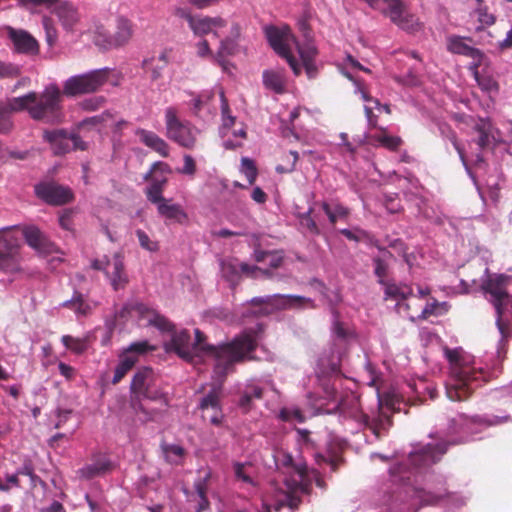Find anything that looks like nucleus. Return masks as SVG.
I'll list each match as a JSON object with an SVG mask.
<instances>
[{"mask_svg":"<svg viewBox=\"0 0 512 512\" xmlns=\"http://www.w3.org/2000/svg\"><path fill=\"white\" fill-rule=\"evenodd\" d=\"M58 369H59V372L60 374L67 380V381H72L75 379L76 377V369L64 362H60L58 364Z\"/></svg>","mask_w":512,"mask_h":512,"instance_id":"338daca9","label":"nucleus"},{"mask_svg":"<svg viewBox=\"0 0 512 512\" xmlns=\"http://www.w3.org/2000/svg\"><path fill=\"white\" fill-rule=\"evenodd\" d=\"M7 36L14 45L18 53L27 55H37L39 53V43L28 31L7 27Z\"/></svg>","mask_w":512,"mask_h":512,"instance_id":"a211bd4d","label":"nucleus"},{"mask_svg":"<svg viewBox=\"0 0 512 512\" xmlns=\"http://www.w3.org/2000/svg\"><path fill=\"white\" fill-rule=\"evenodd\" d=\"M234 473L235 477L238 480H241L248 484H253L252 478L246 473L245 471V465L242 463H235L234 464Z\"/></svg>","mask_w":512,"mask_h":512,"instance_id":"774afa93","label":"nucleus"},{"mask_svg":"<svg viewBox=\"0 0 512 512\" xmlns=\"http://www.w3.org/2000/svg\"><path fill=\"white\" fill-rule=\"evenodd\" d=\"M61 0H17L18 6L28 8L29 6H44L50 8Z\"/></svg>","mask_w":512,"mask_h":512,"instance_id":"680f3d73","label":"nucleus"},{"mask_svg":"<svg viewBox=\"0 0 512 512\" xmlns=\"http://www.w3.org/2000/svg\"><path fill=\"white\" fill-rule=\"evenodd\" d=\"M237 50V44L233 39L226 38L221 41V45L216 55L217 63L224 71L228 69V62L225 60L227 56L234 55Z\"/></svg>","mask_w":512,"mask_h":512,"instance_id":"58836bf2","label":"nucleus"},{"mask_svg":"<svg viewBox=\"0 0 512 512\" xmlns=\"http://www.w3.org/2000/svg\"><path fill=\"white\" fill-rule=\"evenodd\" d=\"M266 36L270 46L288 62L296 76L300 75L302 66L309 79L317 76L315 58L318 52L314 44H300L288 27L283 29L275 26L267 27Z\"/></svg>","mask_w":512,"mask_h":512,"instance_id":"f03ea898","label":"nucleus"},{"mask_svg":"<svg viewBox=\"0 0 512 512\" xmlns=\"http://www.w3.org/2000/svg\"><path fill=\"white\" fill-rule=\"evenodd\" d=\"M180 16L187 21L190 29L197 36L213 32L218 37L217 30L226 26V21L221 17L194 16L184 10L180 11Z\"/></svg>","mask_w":512,"mask_h":512,"instance_id":"2eb2a0df","label":"nucleus"},{"mask_svg":"<svg viewBox=\"0 0 512 512\" xmlns=\"http://www.w3.org/2000/svg\"><path fill=\"white\" fill-rule=\"evenodd\" d=\"M472 38L451 35L447 38V50L453 54L463 55L474 61V66L481 65L484 54L478 48L471 45Z\"/></svg>","mask_w":512,"mask_h":512,"instance_id":"f3484780","label":"nucleus"},{"mask_svg":"<svg viewBox=\"0 0 512 512\" xmlns=\"http://www.w3.org/2000/svg\"><path fill=\"white\" fill-rule=\"evenodd\" d=\"M313 212L312 208H309L307 212L300 215V223L303 227H305L310 234L319 236L321 235V229L319 228L318 224L315 222V220L312 218L311 214Z\"/></svg>","mask_w":512,"mask_h":512,"instance_id":"09e8293b","label":"nucleus"},{"mask_svg":"<svg viewBox=\"0 0 512 512\" xmlns=\"http://www.w3.org/2000/svg\"><path fill=\"white\" fill-rule=\"evenodd\" d=\"M417 498L419 499L421 505H436L440 500L443 499L442 495L434 494L432 492H427L425 490H420L417 492Z\"/></svg>","mask_w":512,"mask_h":512,"instance_id":"6e6d98bb","label":"nucleus"},{"mask_svg":"<svg viewBox=\"0 0 512 512\" xmlns=\"http://www.w3.org/2000/svg\"><path fill=\"white\" fill-rule=\"evenodd\" d=\"M389 7L385 14L389 16L391 21L405 30H412L415 25V20L412 15L405 12L403 0H383Z\"/></svg>","mask_w":512,"mask_h":512,"instance_id":"aec40b11","label":"nucleus"},{"mask_svg":"<svg viewBox=\"0 0 512 512\" xmlns=\"http://www.w3.org/2000/svg\"><path fill=\"white\" fill-rule=\"evenodd\" d=\"M263 85L276 94H283L286 91L285 74L282 71L265 70L262 75Z\"/></svg>","mask_w":512,"mask_h":512,"instance_id":"bb28decb","label":"nucleus"},{"mask_svg":"<svg viewBox=\"0 0 512 512\" xmlns=\"http://www.w3.org/2000/svg\"><path fill=\"white\" fill-rule=\"evenodd\" d=\"M61 341L67 349L76 354H81L87 350V342L85 339L64 335Z\"/></svg>","mask_w":512,"mask_h":512,"instance_id":"a18cd8bd","label":"nucleus"},{"mask_svg":"<svg viewBox=\"0 0 512 512\" xmlns=\"http://www.w3.org/2000/svg\"><path fill=\"white\" fill-rule=\"evenodd\" d=\"M136 236L138 238L140 246L143 249L150 251V252H156L159 250L158 242L151 240L145 231H143L141 229L136 230Z\"/></svg>","mask_w":512,"mask_h":512,"instance_id":"3c124183","label":"nucleus"},{"mask_svg":"<svg viewBox=\"0 0 512 512\" xmlns=\"http://www.w3.org/2000/svg\"><path fill=\"white\" fill-rule=\"evenodd\" d=\"M169 341L164 342L163 347L167 353H175L178 357L189 363H195L197 355H195V346H192L191 335L188 330L171 332Z\"/></svg>","mask_w":512,"mask_h":512,"instance_id":"9b49d317","label":"nucleus"},{"mask_svg":"<svg viewBox=\"0 0 512 512\" xmlns=\"http://www.w3.org/2000/svg\"><path fill=\"white\" fill-rule=\"evenodd\" d=\"M476 80L482 90L487 92L498 91V83L491 77H479L478 73L476 72Z\"/></svg>","mask_w":512,"mask_h":512,"instance_id":"e2e57ef3","label":"nucleus"},{"mask_svg":"<svg viewBox=\"0 0 512 512\" xmlns=\"http://www.w3.org/2000/svg\"><path fill=\"white\" fill-rule=\"evenodd\" d=\"M166 136L171 141L186 148L193 149L197 142V129L188 121L179 118L176 107L165 109Z\"/></svg>","mask_w":512,"mask_h":512,"instance_id":"0eeeda50","label":"nucleus"},{"mask_svg":"<svg viewBox=\"0 0 512 512\" xmlns=\"http://www.w3.org/2000/svg\"><path fill=\"white\" fill-rule=\"evenodd\" d=\"M20 75V68L12 63L0 60V78H16Z\"/></svg>","mask_w":512,"mask_h":512,"instance_id":"5fc2aeb1","label":"nucleus"},{"mask_svg":"<svg viewBox=\"0 0 512 512\" xmlns=\"http://www.w3.org/2000/svg\"><path fill=\"white\" fill-rule=\"evenodd\" d=\"M333 332L339 339L342 340H345L351 336V332L345 328L344 324L340 322L337 317L333 323Z\"/></svg>","mask_w":512,"mask_h":512,"instance_id":"69168bd1","label":"nucleus"},{"mask_svg":"<svg viewBox=\"0 0 512 512\" xmlns=\"http://www.w3.org/2000/svg\"><path fill=\"white\" fill-rule=\"evenodd\" d=\"M184 165L177 170L178 173L193 177L196 174L197 167L193 157L189 154L183 156Z\"/></svg>","mask_w":512,"mask_h":512,"instance_id":"4d7b16f0","label":"nucleus"},{"mask_svg":"<svg viewBox=\"0 0 512 512\" xmlns=\"http://www.w3.org/2000/svg\"><path fill=\"white\" fill-rule=\"evenodd\" d=\"M111 34L114 49L126 45L133 36L132 22L125 17H117L115 29Z\"/></svg>","mask_w":512,"mask_h":512,"instance_id":"393cba45","label":"nucleus"},{"mask_svg":"<svg viewBox=\"0 0 512 512\" xmlns=\"http://www.w3.org/2000/svg\"><path fill=\"white\" fill-rule=\"evenodd\" d=\"M320 206L327 215L332 226L337 223L338 219H346L350 214V210L340 203H335L332 206L328 202L323 201L320 203Z\"/></svg>","mask_w":512,"mask_h":512,"instance_id":"72a5a7b5","label":"nucleus"},{"mask_svg":"<svg viewBox=\"0 0 512 512\" xmlns=\"http://www.w3.org/2000/svg\"><path fill=\"white\" fill-rule=\"evenodd\" d=\"M448 449L447 442H439L436 444H427L421 450L410 454L411 463L418 468L429 467L440 460V457L446 453Z\"/></svg>","mask_w":512,"mask_h":512,"instance_id":"dca6fc26","label":"nucleus"},{"mask_svg":"<svg viewBox=\"0 0 512 512\" xmlns=\"http://www.w3.org/2000/svg\"><path fill=\"white\" fill-rule=\"evenodd\" d=\"M166 183V178L162 180L153 179L151 184L146 188L145 191L148 201H150L153 204H157V206L160 205V203L166 201V199L162 195Z\"/></svg>","mask_w":512,"mask_h":512,"instance_id":"e433bc0d","label":"nucleus"},{"mask_svg":"<svg viewBox=\"0 0 512 512\" xmlns=\"http://www.w3.org/2000/svg\"><path fill=\"white\" fill-rule=\"evenodd\" d=\"M93 43L102 50H111L113 48L112 34L102 24L95 26L92 36Z\"/></svg>","mask_w":512,"mask_h":512,"instance_id":"c9c22d12","label":"nucleus"},{"mask_svg":"<svg viewBox=\"0 0 512 512\" xmlns=\"http://www.w3.org/2000/svg\"><path fill=\"white\" fill-rule=\"evenodd\" d=\"M157 211L160 216L177 223H183L187 219V214L182 207L179 204H171L169 200L160 203Z\"/></svg>","mask_w":512,"mask_h":512,"instance_id":"cd10ccee","label":"nucleus"},{"mask_svg":"<svg viewBox=\"0 0 512 512\" xmlns=\"http://www.w3.org/2000/svg\"><path fill=\"white\" fill-rule=\"evenodd\" d=\"M287 162H288V165L287 166H284V165H278L276 167V171L278 173H290L292 172L294 169H295V166H296V163L299 159V154L297 151H290L288 155L285 156Z\"/></svg>","mask_w":512,"mask_h":512,"instance_id":"13d9d810","label":"nucleus"},{"mask_svg":"<svg viewBox=\"0 0 512 512\" xmlns=\"http://www.w3.org/2000/svg\"><path fill=\"white\" fill-rule=\"evenodd\" d=\"M511 277L505 274L488 275L481 289L489 295L488 301L495 309L496 326L501 335L498 356L505 357L507 344L512 339V294L508 292Z\"/></svg>","mask_w":512,"mask_h":512,"instance_id":"7ed1b4c3","label":"nucleus"},{"mask_svg":"<svg viewBox=\"0 0 512 512\" xmlns=\"http://www.w3.org/2000/svg\"><path fill=\"white\" fill-rule=\"evenodd\" d=\"M144 398H130V406L133 409L134 413L138 415L139 420L143 423L153 421L158 414V411L155 409L148 410L142 400Z\"/></svg>","mask_w":512,"mask_h":512,"instance_id":"a19ab883","label":"nucleus"},{"mask_svg":"<svg viewBox=\"0 0 512 512\" xmlns=\"http://www.w3.org/2000/svg\"><path fill=\"white\" fill-rule=\"evenodd\" d=\"M43 139L54 147L57 154H65L71 150L69 135L65 129L45 130Z\"/></svg>","mask_w":512,"mask_h":512,"instance_id":"a878e982","label":"nucleus"},{"mask_svg":"<svg viewBox=\"0 0 512 512\" xmlns=\"http://www.w3.org/2000/svg\"><path fill=\"white\" fill-rule=\"evenodd\" d=\"M252 306H263L261 313L270 314L273 310L302 309L306 306L315 308L314 301L310 298L297 295H269L255 297L250 301Z\"/></svg>","mask_w":512,"mask_h":512,"instance_id":"1a4fd4ad","label":"nucleus"},{"mask_svg":"<svg viewBox=\"0 0 512 512\" xmlns=\"http://www.w3.org/2000/svg\"><path fill=\"white\" fill-rule=\"evenodd\" d=\"M254 259L259 263L267 262V264L274 269L279 268L283 263V255L279 251H264L255 249Z\"/></svg>","mask_w":512,"mask_h":512,"instance_id":"4c0bfd02","label":"nucleus"},{"mask_svg":"<svg viewBox=\"0 0 512 512\" xmlns=\"http://www.w3.org/2000/svg\"><path fill=\"white\" fill-rule=\"evenodd\" d=\"M443 352L449 362L451 377L446 386V394L452 401L467 400L479 383L486 381L485 373L473 366L470 356L462 348L444 347Z\"/></svg>","mask_w":512,"mask_h":512,"instance_id":"20e7f679","label":"nucleus"},{"mask_svg":"<svg viewBox=\"0 0 512 512\" xmlns=\"http://www.w3.org/2000/svg\"><path fill=\"white\" fill-rule=\"evenodd\" d=\"M136 135L139 137L141 143L161 157L167 158L170 155L169 144L155 132L139 128L136 131Z\"/></svg>","mask_w":512,"mask_h":512,"instance_id":"4be33fe9","label":"nucleus"},{"mask_svg":"<svg viewBox=\"0 0 512 512\" xmlns=\"http://www.w3.org/2000/svg\"><path fill=\"white\" fill-rule=\"evenodd\" d=\"M54 12L64 30L74 31L75 26L80 21V15L78 9L72 3L68 1L59 2Z\"/></svg>","mask_w":512,"mask_h":512,"instance_id":"5701e85b","label":"nucleus"},{"mask_svg":"<svg viewBox=\"0 0 512 512\" xmlns=\"http://www.w3.org/2000/svg\"><path fill=\"white\" fill-rule=\"evenodd\" d=\"M447 137L450 140V142L453 145V147L455 148V150L457 151V153H458V155L460 157V160L463 163V165L467 166L465 151H464V148L459 143V141L457 139V136H456V133L453 132V131H450V133L448 134Z\"/></svg>","mask_w":512,"mask_h":512,"instance_id":"0e129e2a","label":"nucleus"},{"mask_svg":"<svg viewBox=\"0 0 512 512\" xmlns=\"http://www.w3.org/2000/svg\"><path fill=\"white\" fill-rule=\"evenodd\" d=\"M154 372L150 367H141L134 374L130 384V398H145L151 401H163L167 404L164 394L154 388Z\"/></svg>","mask_w":512,"mask_h":512,"instance_id":"9d476101","label":"nucleus"},{"mask_svg":"<svg viewBox=\"0 0 512 512\" xmlns=\"http://www.w3.org/2000/svg\"><path fill=\"white\" fill-rule=\"evenodd\" d=\"M161 450L165 457V460L169 464L180 465L183 463L184 457L186 455V450L182 446L163 442L161 444Z\"/></svg>","mask_w":512,"mask_h":512,"instance_id":"f704fd0d","label":"nucleus"},{"mask_svg":"<svg viewBox=\"0 0 512 512\" xmlns=\"http://www.w3.org/2000/svg\"><path fill=\"white\" fill-rule=\"evenodd\" d=\"M259 271H261L266 276L271 275L268 270H261L259 267L250 266L247 263L237 264L232 260H224L221 262L222 276L232 285H235L239 282L241 273L255 277V273Z\"/></svg>","mask_w":512,"mask_h":512,"instance_id":"6ab92c4d","label":"nucleus"},{"mask_svg":"<svg viewBox=\"0 0 512 512\" xmlns=\"http://www.w3.org/2000/svg\"><path fill=\"white\" fill-rule=\"evenodd\" d=\"M221 388L213 387L200 401L199 408L201 410H220Z\"/></svg>","mask_w":512,"mask_h":512,"instance_id":"79ce46f5","label":"nucleus"},{"mask_svg":"<svg viewBox=\"0 0 512 512\" xmlns=\"http://www.w3.org/2000/svg\"><path fill=\"white\" fill-rule=\"evenodd\" d=\"M110 284L115 291L125 289L129 283V277L125 271L124 258L121 253H115L112 257V271L106 272Z\"/></svg>","mask_w":512,"mask_h":512,"instance_id":"412c9836","label":"nucleus"},{"mask_svg":"<svg viewBox=\"0 0 512 512\" xmlns=\"http://www.w3.org/2000/svg\"><path fill=\"white\" fill-rule=\"evenodd\" d=\"M194 488L197 496L199 497L198 507L196 512H202L209 508L210 502L207 498L208 491V476L205 478L198 479L194 483Z\"/></svg>","mask_w":512,"mask_h":512,"instance_id":"37998d69","label":"nucleus"},{"mask_svg":"<svg viewBox=\"0 0 512 512\" xmlns=\"http://www.w3.org/2000/svg\"><path fill=\"white\" fill-rule=\"evenodd\" d=\"M26 244L41 256L51 255L58 251L57 246L35 225L18 227Z\"/></svg>","mask_w":512,"mask_h":512,"instance_id":"ddd939ff","label":"nucleus"},{"mask_svg":"<svg viewBox=\"0 0 512 512\" xmlns=\"http://www.w3.org/2000/svg\"><path fill=\"white\" fill-rule=\"evenodd\" d=\"M380 131V133L373 134L369 137L372 145H379L389 151H397L403 144V140L399 136L388 135L385 128H380Z\"/></svg>","mask_w":512,"mask_h":512,"instance_id":"c85d7f7f","label":"nucleus"},{"mask_svg":"<svg viewBox=\"0 0 512 512\" xmlns=\"http://www.w3.org/2000/svg\"><path fill=\"white\" fill-rule=\"evenodd\" d=\"M378 249L383 253V258L376 257L373 259L374 273L378 277V282L380 284H384V280L388 275V264L386 263V258H392L393 254L385 248L378 246Z\"/></svg>","mask_w":512,"mask_h":512,"instance_id":"ea45409f","label":"nucleus"},{"mask_svg":"<svg viewBox=\"0 0 512 512\" xmlns=\"http://www.w3.org/2000/svg\"><path fill=\"white\" fill-rule=\"evenodd\" d=\"M156 58L153 57L149 60L144 61V68L147 73L150 75V79L153 82L158 81L160 78H162V72L165 69L163 64L155 63Z\"/></svg>","mask_w":512,"mask_h":512,"instance_id":"8fccbe9b","label":"nucleus"},{"mask_svg":"<svg viewBox=\"0 0 512 512\" xmlns=\"http://www.w3.org/2000/svg\"><path fill=\"white\" fill-rule=\"evenodd\" d=\"M63 93L55 83L47 85L40 93L31 91L19 97H13V108L26 111L35 120L49 125H58L64 121Z\"/></svg>","mask_w":512,"mask_h":512,"instance_id":"39448f33","label":"nucleus"},{"mask_svg":"<svg viewBox=\"0 0 512 512\" xmlns=\"http://www.w3.org/2000/svg\"><path fill=\"white\" fill-rule=\"evenodd\" d=\"M275 463L279 469H281V468L292 469V467L294 466L293 457L285 451H278L276 453Z\"/></svg>","mask_w":512,"mask_h":512,"instance_id":"bf43d9fd","label":"nucleus"},{"mask_svg":"<svg viewBox=\"0 0 512 512\" xmlns=\"http://www.w3.org/2000/svg\"><path fill=\"white\" fill-rule=\"evenodd\" d=\"M475 130L478 132L479 137L477 144L481 149L486 148L489 145V126L487 123L481 121L475 126Z\"/></svg>","mask_w":512,"mask_h":512,"instance_id":"864d4df0","label":"nucleus"},{"mask_svg":"<svg viewBox=\"0 0 512 512\" xmlns=\"http://www.w3.org/2000/svg\"><path fill=\"white\" fill-rule=\"evenodd\" d=\"M19 112L13 108V98L3 102L0 100V134H8L12 131L14 124L11 118V114Z\"/></svg>","mask_w":512,"mask_h":512,"instance_id":"7c9ffc66","label":"nucleus"},{"mask_svg":"<svg viewBox=\"0 0 512 512\" xmlns=\"http://www.w3.org/2000/svg\"><path fill=\"white\" fill-rule=\"evenodd\" d=\"M137 361L138 357L136 355L124 353L120 358V362L115 368L112 383L118 384L126 376V374L134 367Z\"/></svg>","mask_w":512,"mask_h":512,"instance_id":"473e14b6","label":"nucleus"},{"mask_svg":"<svg viewBox=\"0 0 512 512\" xmlns=\"http://www.w3.org/2000/svg\"><path fill=\"white\" fill-rule=\"evenodd\" d=\"M112 468L111 462L106 458H101L93 464H89L79 469L78 474L85 479H92L96 476L103 475Z\"/></svg>","mask_w":512,"mask_h":512,"instance_id":"c756f323","label":"nucleus"},{"mask_svg":"<svg viewBox=\"0 0 512 512\" xmlns=\"http://www.w3.org/2000/svg\"><path fill=\"white\" fill-rule=\"evenodd\" d=\"M241 172L246 176L249 185H253L258 176V170L252 159L247 157L241 159Z\"/></svg>","mask_w":512,"mask_h":512,"instance_id":"de8ad7c7","label":"nucleus"},{"mask_svg":"<svg viewBox=\"0 0 512 512\" xmlns=\"http://www.w3.org/2000/svg\"><path fill=\"white\" fill-rule=\"evenodd\" d=\"M105 103H106V98L104 96H93V97L83 100L80 103V107L84 111L92 112V111H96V110L100 109L101 107H103Z\"/></svg>","mask_w":512,"mask_h":512,"instance_id":"603ef678","label":"nucleus"},{"mask_svg":"<svg viewBox=\"0 0 512 512\" xmlns=\"http://www.w3.org/2000/svg\"><path fill=\"white\" fill-rule=\"evenodd\" d=\"M63 307L73 310L76 314L87 316L91 314L93 306L88 303L80 292H75L70 300L63 302Z\"/></svg>","mask_w":512,"mask_h":512,"instance_id":"2f4dec72","label":"nucleus"},{"mask_svg":"<svg viewBox=\"0 0 512 512\" xmlns=\"http://www.w3.org/2000/svg\"><path fill=\"white\" fill-rule=\"evenodd\" d=\"M34 192L39 199L55 206L67 204L73 199L71 189L55 182H40L34 186Z\"/></svg>","mask_w":512,"mask_h":512,"instance_id":"f8f14e48","label":"nucleus"},{"mask_svg":"<svg viewBox=\"0 0 512 512\" xmlns=\"http://www.w3.org/2000/svg\"><path fill=\"white\" fill-rule=\"evenodd\" d=\"M206 336L199 329L195 330V355L198 352H203L207 357L211 358L214 362V374L224 379L227 374L233 371L236 363L245 360H254L255 357L251 355L257 348V341L255 337L249 334H243L234 338L231 342L221 345L204 344Z\"/></svg>","mask_w":512,"mask_h":512,"instance_id":"f257e3e1","label":"nucleus"},{"mask_svg":"<svg viewBox=\"0 0 512 512\" xmlns=\"http://www.w3.org/2000/svg\"><path fill=\"white\" fill-rule=\"evenodd\" d=\"M109 68L95 69L69 77L63 83V95L77 97L99 91L108 81Z\"/></svg>","mask_w":512,"mask_h":512,"instance_id":"423d86ee","label":"nucleus"},{"mask_svg":"<svg viewBox=\"0 0 512 512\" xmlns=\"http://www.w3.org/2000/svg\"><path fill=\"white\" fill-rule=\"evenodd\" d=\"M134 309L142 316H148V324L154 326L162 332H173L175 329L174 324L164 315L159 314L144 304H136Z\"/></svg>","mask_w":512,"mask_h":512,"instance_id":"b1692460","label":"nucleus"},{"mask_svg":"<svg viewBox=\"0 0 512 512\" xmlns=\"http://www.w3.org/2000/svg\"><path fill=\"white\" fill-rule=\"evenodd\" d=\"M385 293L388 297L394 299H407L413 294V290L408 285L388 284Z\"/></svg>","mask_w":512,"mask_h":512,"instance_id":"c03bdc74","label":"nucleus"},{"mask_svg":"<svg viewBox=\"0 0 512 512\" xmlns=\"http://www.w3.org/2000/svg\"><path fill=\"white\" fill-rule=\"evenodd\" d=\"M21 243L11 232V228L0 230V270L4 273H17L21 270Z\"/></svg>","mask_w":512,"mask_h":512,"instance_id":"6e6552de","label":"nucleus"},{"mask_svg":"<svg viewBox=\"0 0 512 512\" xmlns=\"http://www.w3.org/2000/svg\"><path fill=\"white\" fill-rule=\"evenodd\" d=\"M279 416L283 421H291V420L295 419L299 423H302L305 420V417H304L302 411L299 409H282L280 411Z\"/></svg>","mask_w":512,"mask_h":512,"instance_id":"052dcab7","label":"nucleus"},{"mask_svg":"<svg viewBox=\"0 0 512 512\" xmlns=\"http://www.w3.org/2000/svg\"><path fill=\"white\" fill-rule=\"evenodd\" d=\"M285 486L284 499L276 504V511H279L283 506H287L291 510H297L302 503L301 496L310 494L312 489L311 482L307 478L300 481L288 479L285 481Z\"/></svg>","mask_w":512,"mask_h":512,"instance_id":"4468645a","label":"nucleus"},{"mask_svg":"<svg viewBox=\"0 0 512 512\" xmlns=\"http://www.w3.org/2000/svg\"><path fill=\"white\" fill-rule=\"evenodd\" d=\"M42 25L45 31L46 42L50 47H53L58 39V31L50 17L44 16L42 18Z\"/></svg>","mask_w":512,"mask_h":512,"instance_id":"49530a36","label":"nucleus"}]
</instances>
